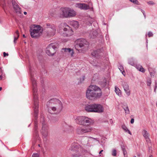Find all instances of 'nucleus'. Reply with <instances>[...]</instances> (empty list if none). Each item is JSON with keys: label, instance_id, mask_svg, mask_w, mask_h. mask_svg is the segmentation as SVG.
Returning a JSON list of instances; mask_svg holds the SVG:
<instances>
[{"label": "nucleus", "instance_id": "nucleus-1", "mask_svg": "<svg viewBox=\"0 0 157 157\" xmlns=\"http://www.w3.org/2000/svg\"><path fill=\"white\" fill-rule=\"evenodd\" d=\"M30 72V79L32 83L33 86V95L34 101V117L35 118L34 137L36 140H39L40 138L39 136L38 132V127L37 125V118L38 114V109L39 107V102L38 100L37 90L36 88V82L34 77L32 73V69L31 67H29Z\"/></svg>", "mask_w": 157, "mask_h": 157}, {"label": "nucleus", "instance_id": "nucleus-2", "mask_svg": "<svg viewBox=\"0 0 157 157\" xmlns=\"http://www.w3.org/2000/svg\"><path fill=\"white\" fill-rule=\"evenodd\" d=\"M46 105L49 112L51 114H58L63 108L62 103L56 98L51 99L47 102Z\"/></svg>", "mask_w": 157, "mask_h": 157}, {"label": "nucleus", "instance_id": "nucleus-3", "mask_svg": "<svg viewBox=\"0 0 157 157\" xmlns=\"http://www.w3.org/2000/svg\"><path fill=\"white\" fill-rule=\"evenodd\" d=\"M86 95L87 98L90 100L99 98L101 95V89L95 85H90L86 90Z\"/></svg>", "mask_w": 157, "mask_h": 157}, {"label": "nucleus", "instance_id": "nucleus-4", "mask_svg": "<svg viewBox=\"0 0 157 157\" xmlns=\"http://www.w3.org/2000/svg\"><path fill=\"white\" fill-rule=\"evenodd\" d=\"M85 110L88 112L101 113L104 111L103 106L99 104H87L85 106Z\"/></svg>", "mask_w": 157, "mask_h": 157}, {"label": "nucleus", "instance_id": "nucleus-5", "mask_svg": "<svg viewBox=\"0 0 157 157\" xmlns=\"http://www.w3.org/2000/svg\"><path fill=\"white\" fill-rule=\"evenodd\" d=\"M59 27L63 36H69L73 34V31L72 29L65 23H61Z\"/></svg>", "mask_w": 157, "mask_h": 157}, {"label": "nucleus", "instance_id": "nucleus-6", "mask_svg": "<svg viewBox=\"0 0 157 157\" xmlns=\"http://www.w3.org/2000/svg\"><path fill=\"white\" fill-rule=\"evenodd\" d=\"M69 150L77 153V156L81 155L84 154V150L83 148L76 142H74L72 144Z\"/></svg>", "mask_w": 157, "mask_h": 157}, {"label": "nucleus", "instance_id": "nucleus-7", "mask_svg": "<svg viewBox=\"0 0 157 157\" xmlns=\"http://www.w3.org/2000/svg\"><path fill=\"white\" fill-rule=\"evenodd\" d=\"M88 45V42L84 39L82 38L78 39L75 41V48L78 51L80 50L79 48H82L83 47L87 48Z\"/></svg>", "mask_w": 157, "mask_h": 157}, {"label": "nucleus", "instance_id": "nucleus-8", "mask_svg": "<svg viewBox=\"0 0 157 157\" xmlns=\"http://www.w3.org/2000/svg\"><path fill=\"white\" fill-rule=\"evenodd\" d=\"M30 32L31 36L35 38L39 36L41 34L42 30L40 26L34 25L33 29L30 28Z\"/></svg>", "mask_w": 157, "mask_h": 157}, {"label": "nucleus", "instance_id": "nucleus-9", "mask_svg": "<svg viewBox=\"0 0 157 157\" xmlns=\"http://www.w3.org/2000/svg\"><path fill=\"white\" fill-rule=\"evenodd\" d=\"M57 46V44L54 43L48 45L45 50L46 53L49 56H53L56 51Z\"/></svg>", "mask_w": 157, "mask_h": 157}, {"label": "nucleus", "instance_id": "nucleus-10", "mask_svg": "<svg viewBox=\"0 0 157 157\" xmlns=\"http://www.w3.org/2000/svg\"><path fill=\"white\" fill-rule=\"evenodd\" d=\"M76 122L78 124L88 125L92 123L91 119L85 117H78L75 119Z\"/></svg>", "mask_w": 157, "mask_h": 157}, {"label": "nucleus", "instance_id": "nucleus-11", "mask_svg": "<svg viewBox=\"0 0 157 157\" xmlns=\"http://www.w3.org/2000/svg\"><path fill=\"white\" fill-rule=\"evenodd\" d=\"M92 130V128L90 126H82L78 127L76 131L78 134H82L90 132Z\"/></svg>", "mask_w": 157, "mask_h": 157}, {"label": "nucleus", "instance_id": "nucleus-12", "mask_svg": "<svg viewBox=\"0 0 157 157\" xmlns=\"http://www.w3.org/2000/svg\"><path fill=\"white\" fill-rule=\"evenodd\" d=\"M47 27V35L48 36H53L56 33V28L55 26L53 25H51L49 23L46 24Z\"/></svg>", "mask_w": 157, "mask_h": 157}, {"label": "nucleus", "instance_id": "nucleus-13", "mask_svg": "<svg viewBox=\"0 0 157 157\" xmlns=\"http://www.w3.org/2000/svg\"><path fill=\"white\" fill-rule=\"evenodd\" d=\"M75 6L81 10H86L90 8L89 6L83 3H77L75 4Z\"/></svg>", "mask_w": 157, "mask_h": 157}, {"label": "nucleus", "instance_id": "nucleus-14", "mask_svg": "<svg viewBox=\"0 0 157 157\" xmlns=\"http://www.w3.org/2000/svg\"><path fill=\"white\" fill-rule=\"evenodd\" d=\"M12 3L13 8L16 13L18 14H21V11L19 6L15 1H12Z\"/></svg>", "mask_w": 157, "mask_h": 157}, {"label": "nucleus", "instance_id": "nucleus-15", "mask_svg": "<svg viewBox=\"0 0 157 157\" xmlns=\"http://www.w3.org/2000/svg\"><path fill=\"white\" fill-rule=\"evenodd\" d=\"M85 138V139H84V140H86L88 141L87 143L88 146L91 145L92 144H94L96 141H98L97 138H94L91 137H87V138Z\"/></svg>", "mask_w": 157, "mask_h": 157}, {"label": "nucleus", "instance_id": "nucleus-16", "mask_svg": "<svg viewBox=\"0 0 157 157\" xmlns=\"http://www.w3.org/2000/svg\"><path fill=\"white\" fill-rule=\"evenodd\" d=\"M68 8H62L60 9V17H63L67 18Z\"/></svg>", "mask_w": 157, "mask_h": 157}, {"label": "nucleus", "instance_id": "nucleus-17", "mask_svg": "<svg viewBox=\"0 0 157 157\" xmlns=\"http://www.w3.org/2000/svg\"><path fill=\"white\" fill-rule=\"evenodd\" d=\"M42 119V121H41V122L42 124V129L40 131L41 132H48V127L47 125L45 124V121L44 120V117L41 116V120Z\"/></svg>", "mask_w": 157, "mask_h": 157}, {"label": "nucleus", "instance_id": "nucleus-18", "mask_svg": "<svg viewBox=\"0 0 157 157\" xmlns=\"http://www.w3.org/2000/svg\"><path fill=\"white\" fill-rule=\"evenodd\" d=\"M124 90L127 94L128 96L130 94V91L129 89L128 85L126 83L124 82L122 84Z\"/></svg>", "mask_w": 157, "mask_h": 157}, {"label": "nucleus", "instance_id": "nucleus-19", "mask_svg": "<svg viewBox=\"0 0 157 157\" xmlns=\"http://www.w3.org/2000/svg\"><path fill=\"white\" fill-rule=\"evenodd\" d=\"M143 134L147 142V143H150L151 141L149 137V133L147 132L145 130H144L143 131Z\"/></svg>", "mask_w": 157, "mask_h": 157}, {"label": "nucleus", "instance_id": "nucleus-20", "mask_svg": "<svg viewBox=\"0 0 157 157\" xmlns=\"http://www.w3.org/2000/svg\"><path fill=\"white\" fill-rule=\"evenodd\" d=\"M67 18L74 17L76 14L75 12L72 9L68 8Z\"/></svg>", "mask_w": 157, "mask_h": 157}, {"label": "nucleus", "instance_id": "nucleus-21", "mask_svg": "<svg viewBox=\"0 0 157 157\" xmlns=\"http://www.w3.org/2000/svg\"><path fill=\"white\" fill-rule=\"evenodd\" d=\"M62 50H63L66 53H68V54L70 55L71 57L73 56L74 51L73 49L70 48H63Z\"/></svg>", "mask_w": 157, "mask_h": 157}, {"label": "nucleus", "instance_id": "nucleus-22", "mask_svg": "<svg viewBox=\"0 0 157 157\" xmlns=\"http://www.w3.org/2000/svg\"><path fill=\"white\" fill-rule=\"evenodd\" d=\"M139 71L144 73L145 71V69L143 67L139 64H136L135 63V65L134 66Z\"/></svg>", "mask_w": 157, "mask_h": 157}, {"label": "nucleus", "instance_id": "nucleus-23", "mask_svg": "<svg viewBox=\"0 0 157 157\" xmlns=\"http://www.w3.org/2000/svg\"><path fill=\"white\" fill-rule=\"evenodd\" d=\"M100 53V50H94L91 52V55L94 57H96L98 56Z\"/></svg>", "mask_w": 157, "mask_h": 157}, {"label": "nucleus", "instance_id": "nucleus-24", "mask_svg": "<svg viewBox=\"0 0 157 157\" xmlns=\"http://www.w3.org/2000/svg\"><path fill=\"white\" fill-rule=\"evenodd\" d=\"M41 133L42 134L43 139L44 140H47L48 136V132H41Z\"/></svg>", "mask_w": 157, "mask_h": 157}, {"label": "nucleus", "instance_id": "nucleus-25", "mask_svg": "<svg viewBox=\"0 0 157 157\" xmlns=\"http://www.w3.org/2000/svg\"><path fill=\"white\" fill-rule=\"evenodd\" d=\"M71 24L75 29L77 28L78 26V23L77 21H73L71 22Z\"/></svg>", "mask_w": 157, "mask_h": 157}, {"label": "nucleus", "instance_id": "nucleus-26", "mask_svg": "<svg viewBox=\"0 0 157 157\" xmlns=\"http://www.w3.org/2000/svg\"><path fill=\"white\" fill-rule=\"evenodd\" d=\"M19 36V33L18 30H16L14 34V42L16 43V41L17 40Z\"/></svg>", "mask_w": 157, "mask_h": 157}, {"label": "nucleus", "instance_id": "nucleus-27", "mask_svg": "<svg viewBox=\"0 0 157 157\" xmlns=\"http://www.w3.org/2000/svg\"><path fill=\"white\" fill-rule=\"evenodd\" d=\"M86 138H87V136H84L83 137L81 140V143L82 144L84 145H87L88 146V144H87V142H88V141H87L86 140H84V139H85Z\"/></svg>", "mask_w": 157, "mask_h": 157}, {"label": "nucleus", "instance_id": "nucleus-28", "mask_svg": "<svg viewBox=\"0 0 157 157\" xmlns=\"http://www.w3.org/2000/svg\"><path fill=\"white\" fill-rule=\"evenodd\" d=\"M121 147L122 150L123 152V154L124 157L126 156H127V152L124 146L121 145Z\"/></svg>", "mask_w": 157, "mask_h": 157}, {"label": "nucleus", "instance_id": "nucleus-29", "mask_svg": "<svg viewBox=\"0 0 157 157\" xmlns=\"http://www.w3.org/2000/svg\"><path fill=\"white\" fill-rule=\"evenodd\" d=\"M115 92L118 96H121V93L120 90L119 88L116 86L115 87Z\"/></svg>", "mask_w": 157, "mask_h": 157}, {"label": "nucleus", "instance_id": "nucleus-30", "mask_svg": "<svg viewBox=\"0 0 157 157\" xmlns=\"http://www.w3.org/2000/svg\"><path fill=\"white\" fill-rule=\"evenodd\" d=\"M122 128L125 131V132H127L128 133L130 134L131 135V132L128 129V128H127V127L124 125H123L122 126Z\"/></svg>", "mask_w": 157, "mask_h": 157}, {"label": "nucleus", "instance_id": "nucleus-31", "mask_svg": "<svg viewBox=\"0 0 157 157\" xmlns=\"http://www.w3.org/2000/svg\"><path fill=\"white\" fill-rule=\"evenodd\" d=\"M118 68L122 72V74L124 75V74H125V72L124 71L123 67L121 65L119 66Z\"/></svg>", "mask_w": 157, "mask_h": 157}, {"label": "nucleus", "instance_id": "nucleus-32", "mask_svg": "<svg viewBox=\"0 0 157 157\" xmlns=\"http://www.w3.org/2000/svg\"><path fill=\"white\" fill-rule=\"evenodd\" d=\"M128 63L133 66H134L135 65L133 61V59L132 58H131L128 60Z\"/></svg>", "mask_w": 157, "mask_h": 157}, {"label": "nucleus", "instance_id": "nucleus-33", "mask_svg": "<svg viewBox=\"0 0 157 157\" xmlns=\"http://www.w3.org/2000/svg\"><path fill=\"white\" fill-rule=\"evenodd\" d=\"M124 109L125 112V113L127 114L129 113V111L128 107L127 106L125 108H124Z\"/></svg>", "mask_w": 157, "mask_h": 157}, {"label": "nucleus", "instance_id": "nucleus-34", "mask_svg": "<svg viewBox=\"0 0 157 157\" xmlns=\"http://www.w3.org/2000/svg\"><path fill=\"white\" fill-rule=\"evenodd\" d=\"M112 155L113 156H115L117 155V151L115 149H113L112 150Z\"/></svg>", "mask_w": 157, "mask_h": 157}, {"label": "nucleus", "instance_id": "nucleus-35", "mask_svg": "<svg viewBox=\"0 0 157 157\" xmlns=\"http://www.w3.org/2000/svg\"><path fill=\"white\" fill-rule=\"evenodd\" d=\"M131 2H132L134 3H135L136 4H138V1L137 0H129Z\"/></svg>", "mask_w": 157, "mask_h": 157}, {"label": "nucleus", "instance_id": "nucleus-36", "mask_svg": "<svg viewBox=\"0 0 157 157\" xmlns=\"http://www.w3.org/2000/svg\"><path fill=\"white\" fill-rule=\"evenodd\" d=\"M148 35L149 37H150L153 36V34L152 32H149L148 33Z\"/></svg>", "mask_w": 157, "mask_h": 157}, {"label": "nucleus", "instance_id": "nucleus-37", "mask_svg": "<svg viewBox=\"0 0 157 157\" xmlns=\"http://www.w3.org/2000/svg\"><path fill=\"white\" fill-rule=\"evenodd\" d=\"M32 157H39V154L37 153L33 154Z\"/></svg>", "mask_w": 157, "mask_h": 157}, {"label": "nucleus", "instance_id": "nucleus-38", "mask_svg": "<svg viewBox=\"0 0 157 157\" xmlns=\"http://www.w3.org/2000/svg\"><path fill=\"white\" fill-rule=\"evenodd\" d=\"M5 75V74H2L0 75V80L2 79V78L4 77Z\"/></svg>", "mask_w": 157, "mask_h": 157}, {"label": "nucleus", "instance_id": "nucleus-39", "mask_svg": "<svg viewBox=\"0 0 157 157\" xmlns=\"http://www.w3.org/2000/svg\"><path fill=\"white\" fill-rule=\"evenodd\" d=\"M147 3L148 4L150 5H153L154 4L153 2L152 1H151L148 2Z\"/></svg>", "mask_w": 157, "mask_h": 157}, {"label": "nucleus", "instance_id": "nucleus-40", "mask_svg": "<svg viewBox=\"0 0 157 157\" xmlns=\"http://www.w3.org/2000/svg\"><path fill=\"white\" fill-rule=\"evenodd\" d=\"M151 83V82L150 80L147 81V85L148 86H150Z\"/></svg>", "mask_w": 157, "mask_h": 157}, {"label": "nucleus", "instance_id": "nucleus-41", "mask_svg": "<svg viewBox=\"0 0 157 157\" xmlns=\"http://www.w3.org/2000/svg\"><path fill=\"white\" fill-rule=\"evenodd\" d=\"M4 74L3 72V71L2 69V67L0 68V74Z\"/></svg>", "mask_w": 157, "mask_h": 157}, {"label": "nucleus", "instance_id": "nucleus-42", "mask_svg": "<svg viewBox=\"0 0 157 157\" xmlns=\"http://www.w3.org/2000/svg\"><path fill=\"white\" fill-rule=\"evenodd\" d=\"M9 54L7 53H6L5 52H3V56L4 57H6V56H8Z\"/></svg>", "mask_w": 157, "mask_h": 157}, {"label": "nucleus", "instance_id": "nucleus-43", "mask_svg": "<svg viewBox=\"0 0 157 157\" xmlns=\"http://www.w3.org/2000/svg\"><path fill=\"white\" fill-rule=\"evenodd\" d=\"M134 121V119L133 118H132L130 121V123L131 124H133Z\"/></svg>", "mask_w": 157, "mask_h": 157}, {"label": "nucleus", "instance_id": "nucleus-44", "mask_svg": "<svg viewBox=\"0 0 157 157\" xmlns=\"http://www.w3.org/2000/svg\"><path fill=\"white\" fill-rule=\"evenodd\" d=\"M141 12L143 13V14H145V12L144 11V10H143L142 9H141Z\"/></svg>", "mask_w": 157, "mask_h": 157}, {"label": "nucleus", "instance_id": "nucleus-45", "mask_svg": "<svg viewBox=\"0 0 157 157\" xmlns=\"http://www.w3.org/2000/svg\"><path fill=\"white\" fill-rule=\"evenodd\" d=\"M157 87V84L156 83L155 86V87L154 88V90H155V89H156Z\"/></svg>", "mask_w": 157, "mask_h": 157}, {"label": "nucleus", "instance_id": "nucleus-46", "mask_svg": "<svg viewBox=\"0 0 157 157\" xmlns=\"http://www.w3.org/2000/svg\"><path fill=\"white\" fill-rule=\"evenodd\" d=\"M146 43H147V45H146V46L147 47V43H148V40L147 38H146Z\"/></svg>", "mask_w": 157, "mask_h": 157}, {"label": "nucleus", "instance_id": "nucleus-47", "mask_svg": "<svg viewBox=\"0 0 157 157\" xmlns=\"http://www.w3.org/2000/svg\"><path fill=\"white\" fill-rule=\"evenodd\" d=\"M103 150H101L100 152H99V154H101V152L103 151Z\"/></svg>", "mask_w": 157, "mask_h": 157}, {"label": "nucleus", "instance_id": "nucleus-48", "mask_svg": "<svg viewBox=\"0 0 157 157\" xmlns=\"http://www.w3.org/2000/svg\"><path fill=\"white\" fill-rule=\"evenodd\" d=\"M85 78V76H83L82 77V80H84Z\"/></svg>", "mask_w": 157, "mask_h": 157}, {"label": "nucleus", "instance_id": "nucleus-49", "mask_svg": "<svg viewBox=\"0 0 157 157\" xmlns=\"http://www.w3.org/2000/svg\"><path fill=\"white\" fill-rule=\"evenodd\" d=\"M24 13L25 15H26L27 14V13L26 12H24Z\"/></svg>", "mask_w": 157, "mask_h": 157}, {"label": "nucleus", "instance_id": "nucleus-50", "mask_svg": "<svg viewBox=\"0 0 157 157\" xmlns=\"http://www.w3.org/2000/svg\"><path fill=\"white\" fill-rule=\"evenodd\" d=\"M144 17L145 18L146 17V15L145 14H144Z\"/></svg>", "mask_w": 157, "mask_h": 157}, {"label": "nucleus", "instance_id": "nucleus-51", "mask_svg": "<svg viewBox=\"0 0 157 157\" xmlns=\"http://www.w3.org/2000/svg\"><path fill=\"white\" fill-rule=\"evenodd\" d=\"M23 37H24V38H25V37H25V35L24 34H23Z\"/></svg>", "mask_w": 157, "mask_h": 157}, {"label": "nucleus", "instance_id": "nucleus-52", "mask_svg": "<svg viewBox=\"0 0 157 157\" xmlns=\"http://www.w3.org/2000/svg\"><path fill=\"white\" fill-rule=\"evenodd\" d=\"M2 89V87H0V91Z\"/></svg>", "mask_w": 157, "mask_h": 157}, {"label": "nucleus", "instance_id": "nucleus-53", "mask_svg": "<svg viewBox=\"0 0 157 157\" xmlns=\"http://www.w3.org/2000/svg\"><path fill=\"white\" fill-rule=\"evenodd\" d=\"M149 157H153L152 155H150Z\"/></svg>", "mask_w": 157, "mask_h": 157}, {"label": "nucleus", "instance_id": "nucleus-54", "mask_svg": "<svg viewBox=\"0 0 157 157\" xmlns=\"http://www.w3.org/2000/svg\"><path fill=\"white\" fill-rule=\"evenodd\" d=\"M150 147H149V149H150Z\"/></svg>", "mask_w": 157, "mask_h": 157}, {"label": "nucleus", "instance_id": "nucleus-55", "mask_svg": "<svg viewBox=\"0 0 157 157\" xmlns=\"http://www.w3.org/2000/svg\"><path fill=\"white\" fill-rule=\"evenodd\" d=\"M137 156H140V155L139 154H137Z\"/></svg>", "mask_w": 157, "mask_h": 157}, {"label": "nucleus", "instance_id": "nucleus-56", "mask_svg": "<svg viewBox=\"0 0 157 157\" xmlns=\"http://www.w3.org/2000/svg\"><path fill=\"white\" fill-rule=\"evenodd\" d=\"M150 75H152V73H150Z\"/></svg>", "mask_w": 157, "mask_h": 157}, {"label": "nucleus", "instance_id": "nucleus-57", "mask_svg": "<svg viewBox=\"0 0 157 157\" xmlns=\"http://www.w3.org/2000/svg\"><path fill=\"white\" fill-rule=\"evenodd\" d=\"M150 75H152V73H150Z\"/></svg>", "mask_w": 157, "mask_h": 157}, {"label": "nucleus", "instance_id": "nucleus-58", "mask_svg": "<svg viewBox=\"0 0 157 157\" xmlns=\"http://www.w3.org/2000/svg\"><path fill=\"white\" fill-rule=\"evenodd\" d=\"M38 146L40 147V144H39V145H38Z\"/></svg>", "mask_w": 157, "mask_h": 157}, {"label": "nucleus", "instance_id": "nucleus-59", "mask_svg": "<svg viewBox=\"0 0 157 157\" xmlns=\"http://www.w3.org/2000/svg\"><path fill=\"white\" fill-rule=\"evenodd\" d=\"M133 157H136V156H134Z\"/></svg>", "mask_w": 157, "mask_h": 157}]
</instances>
